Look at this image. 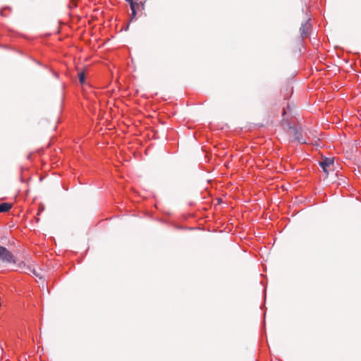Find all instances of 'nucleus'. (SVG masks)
<instances>
[{"label":"nucleus","mask_w":361,"mask_h":361,"mask_svg":"<svg viewBox=\"0 0 361 361\" xmlns=\"http://www.w3.org/2000/svg\"><path fill=\"white\" fill-rule=\"evenodd\" d=\"M11 208V204L8 202H2L0 204V212H6Z\"/></svg>","instance_id":"nucleus-5"},{"label":"nucleus","mask_w":361,"mask_h":361,"mask_svg":"<svg viewBox=\"0 0 361 361\" xmlns=\"http://www.w3.org/2000/svg\"><path fill=\"white\" fill-rule=\"evenodd\" d=\"M288 126L289 130H291L292 133L294 135V140L300 144H305L307 142L306 138L307 133L303 130L301 126H294L289 123Z\"/></svg>","instance_id":"nucleus-1"},{"label":"nucleus","mask_w":361,"mask_h":361,"mask_svg":"<svg viewBox=\"0 0 361 361\" xmlns=\"http://www.w3.org/2000/svg\"><path fill=\"white\" fill-rule=\"evenodd\" d=\"M286 114V111L283 109V115H284Z\"/></svg>","instance_id":"nucleus-11"},{"label":"nucleus","mask_w":361,"mask_h":361,"mask_svg":"<svg viewBox=\"0 0 361 361\" xmlns=\"http://www.w3.org/2000/svg\"><path fill=\"white\" fill-rule=\"evenodd\" d=\"M0 13H1V16H5V15H4V10H1Z\"/></svg>","instance_id":"nucleus-10"},{"label":"nucleus","mask_w":361,"mask_h":361,"mask_svg":"<svg viewBox=\"0 0 361 361\" xmlns=\"http://www.w3.org/2000/svg\"><path fill=\"white\" fill-rule=\"evenodd\" d=\"M128 27H129V25H127V27H126V30H128Z\"/></svg>","instance_id":"nucleus-12"},{"label":"nucleus","mask_w":361,"mask_h":361,"mask_svg":"<svg viewBox=\"0 0 361 361\" xmlns=\"http://www.w3.org/2000/svg\"><path fill=\"white\" fill-rule=\"evenodd\" d=\"M79 81L81 84H85L86 81L85 74L84 72H80L78 73Z\"/></svg>","instance_id":"nucleus-6"},{"label":"nucleus","mask_w":361,"mask_h":361,"mask_svg":"<svg viewBox=\"0 0 361 361\" xmlns=\"http://www.w3.org/2000/svg\"><path fill=\"white\" fill-rule=\"evenodd\" d=\"M140 4V5H141V6H142V9H144V8H145V4H144V3L141 1Z\"/></svg>","instance_id":"nucleus-9"},{"label":"nucleus","mask_w":361,"mask_h":361,"mask_svg":"<svg viewBox=\"0 0 361 361\" xmlns=\"http://www.w3.org/2000/svg\"><path fill=\"white\" fill-rule=\"evenodd\" d=\"M310 20V18L307 20L305 22L302 23V24H301V27L300 28V32H301V37L302 38L307 37L310 35L309 32H310V27H311V25L309 24V20Z\"/></svg>","instance_id":"nucleus-4"},{"label":"nucleus","mask_w":361,"mask_h":361,"mask_svg":"<svg viewBox=\"0 0 361 361\" xmlns=\"http://www.w3.org/2000/svg\"><path fill=\"white\" fill-rule=\"evenodd\" d=\"M131 9V11H132V13H131V20L133 19H134L137 15V11H136V8H130Z\"/></svg>","instance_id":"nucleus-8"},{"label":"nucleus","mask_w":361,"mask_h":361,"mask_svg":"<svg viewBox=\"0 0 361 361\" xmlns=\"http://www.w3.org/2000/svg\"><path fill=\"white\" fill-rule=\"evenodd\" d=\"M334 164V158L331 157H324L321 161H319V165L321 166L326 176L329 175V171L333 170Z\"/></svg>","instance_id":"nucleus-3"},{"label":"nucleus","mask_w":361,"mask_h":361,"mask_svg":"<svg viewBox=\"0 0 361 361\" xmlns=\"http://www.w3.org/2000/svg\"><path fill=\"white\" fill-rule=\"evenodd\" d=\"M0 259L7 264H15L16 259L13 255L5 247L0 245Z\"/></svg>","instance_id":"nucleus-2"},{"label":"nucleus","mask_w":361,"mask_h":361,"mask_svg":"<svg viewBox=\"0 0 361 361\" xmlns=\"http://www.w3.org/2000/svg\"><path fill=\"white\" fill-rule=\"evenodd\" d=\"M125 1L130 4V8H135L136 3L133 0H125Z\"/></svg>","instance_id":"nucleus-7"}]
</instances>
